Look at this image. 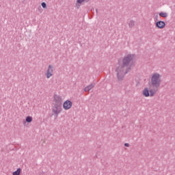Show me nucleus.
<instances>
[{
  "label": "nucleus",
  "mask_w": 175,
  "mask_h": 175,
  "mask_svg": "<svg viewBox=\"0 0 175 175\" xmlns=\"http://www.w3.org/2000/svg\"><path fill=\"white\" fill-rule=\"evenodd\" d=\"M54 67L52 65H49L46 71V78L50 79L53 76V72Z\"/></svg>",
  "instance_id": "6"
},
{
  "label": "nucleus",
  "mask_w": 175,
  "mask_h": 175,
  "mask_svg": "<svg viewBox=\"0 0 175 175\" xmlns=\"http://www.w3.org/2000/svg\"><path fill=\"white\" fill-rule=\"evenodd\" d=\"M142 94L144 96H146V98H148V96H150V90H148V88H146L143 90Z\"/></svg>",
  "instance_id": "9"
},
{
  "label": "nucleus",
  "mask_w": 175,
  "mask_h": 175,
  "mask_svg": "<svg viewBox=\"0 0 175 175\" xmlns=\"http://www.w3.org/2000/svg\"><path fill=\"white\" fill-rule=\"evenodd\" d=\"M32 120H33L32 116H27L25 118V121L26 122H28V124L32 122Z\"/></svg>",
  "instance_id": "13"
},
{
  "label": "nucleus",
  "mask_w": 175,
  "mask_h": 175,
  "mask_svg": "<svg viewBox=\"0 0 175 175\" xmlns=\"http://www.w3.org/2000/svg\"><path fill=\"white\" fill-rule=\"evenodd\" d=\"M96 13H98V9H96Z\"/></svg>",
  "instance_id": "21"
},
{
  "label": "nucleus",
  "mask_w": 175,
  "mask_h": 175,
  "mask_svg": "<svg viewBox=\"0 0 175 175\" xmlns=\"http://www.w3.org/2000/svg\"><path fill=\"white\" fill-rule=\"evenodd\" d=\"M94 87H95V83H91L90 85L85 88V92H90V91H91V89Z\"/></svg>",
  "instance_id": "8"
},
{
  "label": "nucleus",
  "mask_w": 175,
  "mask_h": 175,
  "mask_svg": "<svg viewBox=\"0 0 175 175\" xmlns=\"http://www.w3.org/2000/svg\"><path fill=\"white\" fill-rule=\"evenodd\" d=\"M158 20H159V16L158 15H156L155 16V21H158Z\"/></svg>",
  "instance_id": "18"
},
{
  "label": "nucleus",
  "mask_w": 175,
  "mask_h": 175,
  "mask_svg": "<svg viewBox=\"0 0 175 175\" xmlns=\"http://www.w3.org/2000/svg\"><path fill=\"white\" fill-rule=\"evenodd\" d=\"M94 10H95V9H94V8L92 9V12H94Z\"/></svg>",
  "instance_id": "20"
},
{
  "label": "nucleus",
  "mask_w": 175,
  "mask_h": 175,
  "mask_svg": "<svg viewBox=\"0 0 175 175\" xmlns=\"http://www.w3.org/2000/svg\"><path fill=\"white\" fill-rule=\"evenodd\" d=\"M72 105V101L67 100L63 103V109H64V110H69V109H71Z\"/></svg>",
  "instance_id": "4"
},
{
  "label": "nucleus",
  "mask_w": 175,
  "mask_h": 175,
  "mask_svg": "<svg viewBox=\"0 0 175 175\" xmlns=\"http://www.w3.org/2000/svg\"><path fill=\"white\" fill-rule=\"evenodd\" d=\"M85 0H77V3H83Z\"/></svg>",
  "instance_id": "17"
},
{
  "label": "nucleus",
  "mask_w": 175,
  "mask_h": 175,
  "mask_svg": "<svg viewBox=\"0 0 175 175\" xmlns=\"http://www.w3.org/2000/svg\"><path fill=\"white\" fill-rule=\"evenodd\" d=\"M124 147H129V143H125L124 144Z\"/></svg>",
  "instance_id": "19"
},
{
  "label": "nucleus",
  "mask_w": 175,
  "mask_h": 175,
  "mask_svg": "<svg viewBox=\"0 0 175 175\" xmlns=\"http://www.w3.org/2000/svg\"><path fill=\"white\" fill-rule=\"evenodd\" d=\"M157 91H158V88H154V90L151 89L149 90V96H154L155 94H157Z\"/></svg>",
  "instance_id": "10"
},
{
  "label": "nucleus",
  "mask_w": 175,
  "mask_h": 175,
  "mask_svg": "<svg viewBox=\"0 0 175 175\" xmlns=\"http://www.w3.org/2000/svg\"><path fill=\"white\" fill-rule=\"evenodd\" d=\"M156 27L159 29H163V27H166V23H165V21H158L156 22Z\"/></svg>",
  "instance_id": "7"
},
{
  "label": "nucleus",
  "mask_w": 175,
  "mask_h": 175,
  "mask_svg": "<svg viewBox=\"0 0 175 175\" xmlns=\"http://www.w3.org/2000/svg\"><path fill=\"white\" fill-rule=\"evenodd\" d=\"M41 6L43 8V9H46L47 8V4L45 2H42L41 3Z\"/></svg>",
  "instance_id": "15"
},
{
  "label": "nucleus",
  "mask_w": 175,
  "mask_h": 175,
  "mask_svg": "<svg viewBox=\"0 0 175 175\" xmlns=\"http://www.w3.org/2000/svg\"><path fill=\"white\" fill-rule=\"evenodd\" d=\"M61 111H62V105L53 103L52 106V114L54 116L55 120L58 118V116Z\"/></svg>",
  "instance_id": "3"
},
{
  "label": "nucleus",
  "mask_w": 175,
  "mask_h": 175,
  "mask_svg": "<svg viewBox=\"0 0 175 175\" xmlns=\"http://www.w3.org/2000/svg\"><path fill=\"white\" fill-rule=\"evenodd\" d=\"M161 75L159 73H154L151 77V84L153 88H159L161 87Z\"/></svg>",
  "instance_id": "2"
},
{
  "label": "nucleus",
  "mask_w": 175,
  "mask_h": 175,
  "mask_svg": "<svg viewBox=\"0 0 175 175\" xmlns=\"http://www.w3.org/2000/svg\"><path fill=\"white\" fill-rule=\"evenodd\" d=\"M159 16H160V17H163V18H166V17H167V12H161L159 13Z\"/></svg>",
  "instance_id": "11"
},
{
  "label": "nucleus",
  "mask_w": 175,
  "mask_h": 175,
  "mask_svg": "<svg viewBox=\"0 0 175 175\" xmlns=\"http://www.w3.org/2000/svg\"><path fill=\"white\" fill-rule=\"evenodd\" d=\"M21 174V168H18L15 172L12 173V175H20Z\"/></svg>",
  "instance_id": "12"
},
{
  "label": "nucleus",
  "mask_w": 175,
  "mask_h": 175,
  "mask_svg": "<svg viewBox=\"0 0 175 175\" xmlns=\"http://www.w3.org/2000/svg\"><path fill=\"white\" fill-rule=\"evenodd\" d=\"M129 28H133V27H135V21L133 20H131L129 22Z\"/></svg>",
  "instance_id": "14"
},
{
  "label": "nucleus",
  "mask_w": 175,
  "mask_h": 175,
  "mask_svg": "<svg viewBox=\"0 0 175 175\" xmlns=\"http://www.w3.org/2000/svg\"><path fill=\"white\" fill-rule=\"evenodd\" d=\"M54 103L56 105H62V97L61 96L55 94Z\"/></svg>",
  "instance_id": "5"
},
{
  "label": "nucleus",
  "mask_w": 175,
  "mask_h": 175,
  "mask_svg": "<svg viewBox=\"0 0 175 175\" xmlns=\"http://www.w3.org/2000/svg\"><path fill=\"white\" fill-rule=\"evenodd\" d=\"M80 6H81V3H77V1L76 8H78V9H80Z\"/></svg>",
  "instance_id": "16"
},
{
  "label": "nucleus",
  "mask_w": 175,
  "mask_h": 175,
  "mask_svg": "<svg viewBox=\"0 0 175 175\" xmlns=\"http://www.w3.org/2000/svg\"><path fill=\"white\" fill-rule=\"evenodd\" d=\"M133 58H135V55L128 54L123 58L118 59V66L116 68L118 81H122L125 78V75L132 70V68L135 66Z\"/></svg>",
  "instance_id": "1"
}]
</instances>
